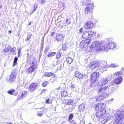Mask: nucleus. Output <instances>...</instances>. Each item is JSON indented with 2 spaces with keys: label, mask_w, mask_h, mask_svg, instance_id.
Here are the masks:
<instances>
[{
  "label": "nucleus",
  "mask_w": 124,
  "mask_h": 124,
  "mask_svg": "<svg viewBox=\"0 0 124 124\" xmlns=\"http://www.w3.org/2000/svg\"><path fill=\"white\" fill-rule=\"evenodd\" d=\"M62 96L63 97H65L68 95V93L67 91H65L62 92L61 93Z\"/></svg>",
  "instance_id": "393cba45"
},
{
  "label": "nucleus",
  "mask_w": 124,
  "mask_h": 124,
  "mask_svg": "<svg viewBox=\"0 0 124 124\" xmlns=\"http://www.w3.org/2000/svg\"><path fill=\"white\" fill-rule=\"evenodd\" d=\"M48 49L47 48H45L44 51V53L45 54L46 53L48 52Z\"/></svg>",
  "instance_id": "603ef678"
},
{
  "label": "nucleus",
  "mask_w": 124,
  "mask_h": 124,
  "mask_svg": "<svg viewBox=\"0 0 124 124\" xmlns=\"http://www.w3.org/2000/svg\"><path fill=\"white\" fill-rule=\"evenodd\" d=\"M117 46V44L115 42H109L107 45L104 46V49H111L112 50L115 49Z\"/></svg>",
  "instance_id": "6e6552de"
},
{
  "label": "nucleus",
  "mask_w": 124,
  "mask_h": 124,
  "mask_svg": "<svg viewBox=\"0 0 124 124\" xmlns=\"http://www.w3.org/2000/svg\"><path fill=\"white\" fill-rule=\"evenodd\" d=\"M94 82H95L94 81L93 82H92V85H94Z\"/></svg>",
  "instance_id": "0e129e2a"
},
{
  "label": "nucleus",
  "mask_w": 124,
  "mask_h": 124,
  "mask_svg": "<svg viewBox=\"0 0 124 124\" xmlns=\"http://www.w3.org/2000/svg\"><path fill=\"white\" fill-rule=\"evenodd\" d=\"M10 47L8 48H6L4 50V52H8L9 51V49L10 48Z\"/></svg>",
  "instance_id": "37998d69"
},
{
  "label": "nucleus",
  "mask_w": 124,
  "mask_h": 124,
  "mask_svg": "<svg viewBox=\"0 0 124 124\" xmlns=\"http://www.w3.org/2000/svg\"><path fill=\"white\" fill-rule=\"evenodd\" d=\"M47 91L46 89H44L41 91V93H45V92H46Z\"/></svg>",
  "instance_id": "3c124183"
},
{
  "label": "nucleus",
  "mask_w": 124,
  "mask_h": 124,
  "mask_svg": "<svg viewBox=\"0 0 124 124\" xmlns=\"http://www.w3.org/2000/svg\"><path fill=\"white\" fill-rule=\"evenodd\" d=\"M32 35L31 33H29L27 35V38L25 40V41H26L27 40H29L30 39Z\"/></svg>",
  "instance_id": "2f4dec72"
},
{
  "label": "nucleus",
  "mask_w": 124,
  "mask_h": 124,
  "mask_svg": "<svg viewBox=\"0 0 124 124\" xmlns=\"http://www.w3.org/2000/svg\"><path fill=\"white\" fill-rule=\"evenodd\" d=\"M15 91V90L12 89L11 90H9L8 91V93L12 95L13 94V93H14Z\"/></svg>",
  "instance_id": "72a5a7b5"
},
{
  "label": "nucleus",
  "mask_w": 124,
  "mask_h": 124,
  "mask_svg": "<svg viewBox=\"0 0 124 124\" xmlns=\"http://www.w3.org/2000/svg\"><path fill=\"white\" fill-rule=\"evenodd\" d=\"M70 124H77L76 123L74 120H72Z\"/></svg>",
  "instance_id": "864d4df0"
},
{
  "label": "nucleus",
  "mask_w": 124,
  "mask_h": 124,
  "mask_svg": "<svg viewBox=\"0 0 124 124\" xmlns=\"http://www.w3.org/2000/svg\"><path fill=\"white\" fill-rule=\"evenodd\" d=\"M11 49V50L10 51V52L12 54H13L15 52V50H14V48H12Z\"/></svg>",
  "instance_id": "58836bf2"
},
{
  "label": "nucleus",
  "mask_w": 124,
  "mask_h": 124,
  "mask_svg": "<svg viewBox=\"0 0 124 124\" xmlns=\"http://www.w3.org/2000/svg\"><path fill=\"white\" fill-rule=\"evenodd\" d=\"M101 65V63L96 61H94L91 63L89 65V67L92 70H94L98 67Z\"/></svg>",
  "instance_id": "1a4fd4ad"
},
{
  "label": "nucleus",
  "mask_w": 124,
  "mask_h": 124,
  "mask_svg": "<svg viewBox=\"0 0 124 124\" xmlns=\"http://www.w3.org/2000/svg\"><path fill=\"white\" fill-rule=\"evenodd\" d=\"M49 99H47L46 101V103H50L49 102Z\"/></svg>",
  "instance_id": "13d9d810"
},
{
  "label": "nucleus",
  "mask_w": 124,
  "mask_h": 124,
  "mask_svg": "<svg viewBox=\"0 0 124 124\" xmlns=\"http://www.w3.org/2000/svg\"><path fill=\"white\" fill-rule=\"evenodd\" d=\"M64 37L63 34L58 33L56 34L55 39L58 42H61L63 40Z\"/></svg>",
  "instance_id": "2eb2a0df"
},
{
  "label": "nucleus",
  "mask_w": 124,
  "mask_h": 124,
  "mask_svg": "<svg viewBox=\"0 0 124 124\" xmlns=\"http://www.w3.org/2000/svg\"><path fill=\"white\" fill-rule=\"evenodd\" d=\"M79 74H80L78 71H76L75 73V76L76 77L78 78Z\"/></svg>",
  "instance_id": "e433bc0d"
},
{
  "label": "nucleus",
  "mask_w": 124,
  "mask_h": 124,
  "mask_svg": "<svg viewBox=\"0 0 124 124\" xmlns=\"http://www.w3.org/2000/svg\"><path fill=\"white\" fill-rule=\"evenodd\" d=\"M94 33V32L91 31H85L84 32L82 37L83 38L85 39L89 38L93 35Z\"/></svg>",
  "instance_id": "9d476101"
},
{
  "label": "nucleus",
  "mask_w": 124,
  "mask_h": 124,
  "mask_svg": "<svg viewBox=\"0 0 124 124\" xmlns=\"http://www.w3.org/2000/svg\"><path fill=\"white\" fill-rule=\"evenodd\" d=\"M99 76V73L97 72H95L93 73L91 75V79L92 80L95 81L97 80Z\"/></svg>",
  "instance_id": "dca6fc26"
},
{
  "label": "nucleus",
  "mask_w": 124,
  "mask_h": 124,
  "mask_svg": "<svg viewBox=\"0 0 124 124\" xmlns=\"http://www.w3.org/2000/svg\"><path fill=\"white\" fill-rule=\"evenodd\" d=\"M94 4L93 3L89 4L85 7L84 12L86 14H92L93 8Z\"/></svg>",
  "instance_id": "39448f33"
},
{
  "label": "nucleus",
  "mask_w": 124,
  "mask_h": 124,
  "mask_svg": "<svg viewBox=\"0 0 124 124\" xmlns=\"http://www.w3.org/2000/svg\"><path fill=\"white\" fill-rule=\"evenodd\" d=\"M111 85L109 84L105 87H100L98 89V91L99 94L103 95L105 96H107L108 94L107 91L109 89V87Z\"/></svg>",
  "instance_id": "20e7f679"
},
{
  "label": "nucleus",
  "mask_w": 124,
  "mask_h": 124,
  "mask_svg": "<svg viewBox=\"0 0 124 124\" xmlns=\"http://www.w3.org/2000/svg\"><path fill=\"white\" fill-rule=\"evenodd\" d=\"M92 47L91 46L88 47H86L83 48V50L86 53H88L92 51L93 49V48H92Z\"/></svg>",
  "instance_id": "412c9836"
},
{
  "label": "nucleus",
  "mask_w": 124,
  "mask_h": 124,
  "mask_svg": "<svg viewBox=\"0 0 124 124\" xmlns=\"http://www.w3.org/2000/svg\"><path fill=\"white\" fill-rule=\"evenodd\" d=\"M17 60H18L17 58V57H16L14 59V63H13V66H14L16 65V64H17Z\"/></svg>",
  "instance_id": "7c9ffc66"
},
{
  "label": "nucleus",
  "mask_w": 124,
  "mask_h": 124,
  "mask_svg": "<svg viewBox=\"0 0 124 124\" xmlns=\"http://www.w3.org/2000/svg\"><path fill=\"white\" fill-rule=\"evenodd\" d=\"M124 70V68H122V69H121V70L119 72H120L122 73V74L123 72V71Z\"/></svg>",
  "instance_id": "de8ad7c7"
},
{
  "label": "nucleus",
  "mask_w": 124,
  "mask_h": 124,
  "mask_svg": "<svg viewBox=\"0 0 124 124\" xmlns=\"http://www.w3.org/2000/svg\"><path fill=\"white\" fill-rule=\"evenodd\" d=\"M43 113L42 112V111H39L38 112L37 115L39 116H42Z\"/></svg>",
  "instance_id": "f704fd0d"
},
{
  "label": "nucleus",
  "mask_w": 124,
  "mask_h": 124,
  "mask_svg": "<svg viewBox=\"0 0 124 124\" xmlns=\"http://www.w3.org/2000/svg\"><path fill=\"white\" fill-rule=\"evenodd\" d=\"M108 78H103L99 81L98 84L99 86H104L108 83Z\"/></svg>",
  "instance_id": "f8f14e48"
},
{
  "label": "nucleus",
  "mask_w": 124,
  "mask_h": 124,
  "mask_svg": "<svg viewBox=\"0 0 124 124\" xmlns=\"http://www.w3.org/2000/svg\"><path fill=\"white\" fill-rule=\"evenodd\" d=\"M93 26L92 22L88 21L85 23L84 25V28L85 29H90L92 28Z\"/></svg>",
  "instance_id": "f3484780"
},
{
  "label": "nucleus",
  "mask_w": 124,
  "mask_h": 124,
  "mask_svg": "<svg viewBox=\"0 0 124 124\" xmlns=\"http://www.w3.org/2000/svg\"><path fill=\"white\" fill-rule=\"evenodd\" d=\"M115 116L116 119L118 121L124 118V111H118L115 113Z\"/></svg>",
  "instance_id": "423d86ee"
},
{
  "label": "nucleus",
  "mask_w": 124,
  "mask_h": 124,
  "mask_svg": "<svg viewBox=\"0 0 124 124\" xmlns=\"http://www.w3.org/2000/svg\"><path fill=\"white\" fill-rule=\"evenodd\" d=\"M17 94V92H15V91L14 93H13V94L12 95L14 96H16Z\"/></svg>",
  "instance_id": "09e8293b"
},
{
  "label": "nucleus",
  "mask_w": 124,
  "mask_h": 124,
  "mask_svg": "<svg viewBox=\"0 0 124 124\" xmlns=\"http://www.w3.org/2000/svg\"><path fill=\"white\" fill-rule=\"evenodd\" d=\"M114 124H120L118 122H117L116 123L115 122H114Z\"/></svg>",
  "instance_id": "680f3d73"
},
{
  "label": "nucleus",
  "mask_w": 124,
  "mask_h": 124,
  "mask_svg": "<svg viewBox=\"0 0 124 124\" xmlns=\"http://www.w3.org/2000/svg\"><path fill=\"white\" fill-rule=\"evenodd\" d=\"M36 10L35 9H34V8H33V12H34V11H35V10Z\"/></svg>",
  "instance_id": "69168bd1"
},
{
  "label": "nucleus",
  "mask_w": 124,
  "mask_h": 124,
  "mask_svg": "<svg viewBox=\"0 0 124 124\" xmlns=\"http://www.w3.org/2000/svg\"><path fill=\"white\" fill-rule=\"evenodd\" d=\"M100 94V95H98L96 99V101L98 102H100L102 101L105 98L107 97L103 96V95H101V94Z\"/></svg>",
  "instance_id": "6ab92c4d"
},
{
  "label": "nucleus",
  "mask_w": 124,
  "mask_h": 124,
  "mask_svg": "<svg viewBox=\"0 0 124 124\" xmlns=\"http://www.w3.org/2000/svg\"><path fill=\"white\" fill-rule=\"evenodd\" d=\"M79 31L80 33H81L83 31V28H81L79 30Z\"/></svg>",
  "instance_id": "6e6d98bb"
},
{
  "label": "nucleus",
  "mask_w": 124,
  "mask_h": 124,
  "mask_svg": "<svg viewBox=\"0 0 124 124\" xmlns=\"http://www.w3.org/2000/svg\"><path fill=\"white\" fill-rule=\"evenodd\" d=\"M31 22H30V23H29V25H30V24H31Z\"/></svg>",
  "instance_id": "774afa93"
},
{
  "label": "nucleus",
  "mask_w": 124,
  "mask_h": 124,
  "mask_svg": "<svg viewBox=\"0 0 124 124\" xmlns=\"http://www.w3.org/2000/svg\"><path fill=\"white\" fill-rule=\"evenodd\" d=\"M61 54L59 53H58L57 54V55L56 56V57L57 58H59L61 56Z\"/></svg>",
  "instance_id": "ea45409f"
},
{
  "label": "nucleus",
  "mask_w": 124,
  "mask_h": 124,
  "mask_svg": "<svg viewBox=\"0 0 124 124\" xmlns=\"http://www.w3.org/2000/svg\"><path fill=\"white\" fill-rule=\"evenodd\" d=\"M93 107L95 108L96 110L98 112L96 113V114L97 115V114L100 113L101 114L100 116L101 117H103L104 119L102 122H104L103 123H105L108 120V119H106V117L105 116L104 117H103L104 116L103 115H105L106 113V109L105 108L106 106L103 103L97 104L93 105Z\"/></svg>",
  "instance_id": "f257e3e1"
},
{
  "label": "nucleus",
  "mask_w": 124,
  "mask_h": 124,
  "mask_svg": "<svg viewBox=\"0 0 124 124\" xmlns=\"http://www.w3.org/2000/svg\"><path fill=\"white\" fill-rule=\"evenodd\" d=\"M91 41V39H89L82 41L80 43V46L81 48H83L86 47L89 44Z\"/></svg>",
  "instance_id": "0eeeda50"
},
{
  "label": "nucleus",
  "mask_w": 124,
  "mask_h": 124,
  "mask_svg": "<svg viewBox=\"0 0 124 124\" xmlns=\"http://www.w3.org/2000/svg\"><path fill=\"white\" fill-rule=\"evenodd\" d=\"M38 86V84L36 83H32L29 87V89L30 92H32L37 88Z\"/></svg>",
  "instance_id": "4468645a"
},
{
  "label": "nucleus",
  "mask_w": 124,
  "mask_h": 124,
  "mask_svg": "<svg viewBox=\"0 0 124 124\" xmlns=\"http://www.w3.org/2000/svg\"><path fill=\"white\" fill-rule=\"evenodd\" d=\"M5 124H12L11 123L7 122L5 123Z\"/></svg>",
  "instance_id": "052dcab7"
},
{
  "label": "nucleus",
  "mask_w": 124,
  "mask_h": 124,
  "mask_svg": "<svg viewBox=\"0 0 124 124\" xmlns=\"http://www.w3.org/2000/svg\"><path fill=\"white\" fill-rule=\"evenodd\" d=\"M114 77H116V78L111 82L109 84L111 85H114L115 84H120L122 81V73L120 72H116L113 74Z\"/></svg>",
  "instance_id": "f03ea898"
},
{
  "label": "nucleus",
  "mask_w": 124,
  "mask_h": 124,
  "mask_svg": "<svg viewBox=\"0 0 124 124\" xmlns=\"http://www.w3.org/2000/svg\"><path fill=\"white\" fill-rule=\"evenodd\" d=\"M83 78V75L81 74H80L78 78L80 79Z\"/></svg>",
  "instance_id": "79ce46f5"
},
{
  "label": "nucleus",
  "mask_w": 124,
  "mask_h": 124,
  "mask_svg": "<svg viewBox=\"0 0 124 124\" xmlns=\"http://www.w3.org/2000/svg\"><path fill=\"white\" fill-rule=\"evenodd\" d=\"M48 83L46 81H45L42 84V85L43 87H45L46 86L47 84Z\"/></svg>",
  "instance_id": "c9c22d12"
},
{
  "label": "nucleus",
  "mask_w": 124,
  "mask_h": 124,
  "mask_svg": "<svg viewBox=\"0 0 124 124\" xmlns=\"http://www.w3.org/2000/svg\"><path fill=\"white\" fill-rule=\"evenodd\" d=\"M62 6L63 7H65V4L64 3H62Z\"/></svg>",
  "instance_id": "bf43d9fd"
},
{
  "label": "nucleus",
  "mask_w": 124,
  "mask_h": 124,
  "mask_svg": "<svg viewBox=\"0 0 124 124\" xmlns=\"http://www.w3.org/2000/svg\"><path fill=\"white\" fill-rule=\"evenodd\" d=\"M20 51H21V50L20 49H19L18 50V56H19L20 55Z\"/></svg>",
  "instance_id": "5fc2aeb1"
},
{
  "label": "nucleus",
  "mask_w": 124,
  "mask_h": 124,
  "mask_svg": "<svg viewBox=\"0 0 124 124\" xmlns=\"http://www.w3.org/2000/svg\"><path fill=\"white\" fill-rule=\"evenodd\" d=\"M96 37L97 38L99 37L100 36V35L98 34H97L95 35Z\"/></svg>",
  "instance_id": "8fccbe9b"
},
{
  "label": "nucleus",
  "mask_w": 124,
  "mask_h": 124,
  "mask_svg": "<svg viewBox=\"0 0 124 124\" xmlns=\"http://www.w3.org/2000/svg\"><path fill=\"white\" fill-rule=\"evenodd\" d=\"M36 68V66L35 65L33 66L32 67H30L27 70V71L29 73H31L34 71Z\"/></svg>",
  "instance_id": "aec40b11"
},
{
  "label": "nucleus",
  "mask_w": 124,
  "mask_h": 124,
  "mask_svg": "<svg viewBox=\"0 0 124 124\" xmlns=\"http://www.w3.org/2000/svg\"><path fill=\"white\" fill-rule=\"evenodd\" d=\"M46 2V0H42L41 1V3L42 4H44Z\"/></svg>",
  "instance_id": "a18cd8bd"
},
{
  "label": "nucleus",
  "mask_w": 124,
  "mask_h": 124,
  "mask_svg": "<svg viewBox=\"0 0 124 124\" xmlns=\"http://www.w3.org/2000/svg\"><path fill=\"white\" fill-rule=\"evenodd\" d=\"M56 53L54 52L49 53L47 56L48 57H52L53 56H54L55 54Z\"/></svg>",
  "instance_id": "bb28decb"
},
{
  "label": "nucleus",
  "mask_w": 124,
  "mask_h": 124,
  "mask_svg": "<svg viewBox=\"0 0 124 124\" xmlns=\"http://www.w3.org/2000/svg\"><path fill=\"white\" fill-rule=\"evenodd\" d=\"M71 22L70 20L67 19L65 22L64 23V26H67L69 24H70Z\"/></svg>",
  "instance_id": "cd10ccee"
},
{
  "label": "nucleus",
  "mask_w": 124,
  "mask_h": 124,
  "mask_svg": "<svg viewBox=\"0 0 124 124\" xmlns=\"http://www.w3.org/2000/svg\"><path fill=\"white\" fill-rule=\"evenodd\" d=\"M73 114H70L69 116V118L68 119V121L70 122L71 120L73 117Z\"/></svg>",
  "instance_id": "c756f323"
},
{
  "label": "nucleus",
  "mask_w": 124,
  "mask_h": 124,
  "mask_svg": "<svg viewBox=\"0 0 124 124\" xmlns=\"http://www.w3.org/2000/svg\"><path fill=\"white\" fill-rule=\"evenodd\" d=\"M58 25L59 27L61 28H62L63 26H64V22L63 23L61 22L60 23H58Z\"/></svg>",
  "instance_id": "473e14b6"
},
{
  "label": "nucleus",
  "mask_w": 124,
  "mask_h": 124,
  "mask_svg": "<svg viewBox=\"0 0 124 124\" xmlns=\"http://www.w3.org/2000/svg\"><path fill=\"white\" fill-rule=\"evenodd\" d=\"M75 87V85L71 84L70 86V87L72 88H74Z\"/></svg>",
  "instance_id": "c03bdc74"
},
{
  "label": "nucleus",
  "mask_w": 124,
  "mask_h": 124,
  "mask_svg": "<svg viewBox=\"0 0 124 124\" xmlns=\"http://www.w3.org/2000/svg\"><path fill=\"white\" fill-rule=\"evenodd\" d=\"M38 7V5L37 4H35L34 5V7H33V8L34 9H35L36 10Z\"/></svg>",
  "instance_id": "a19ab883"
},
{
  "label": "nucleus",
  "mask_w": 124,
  "mask_h": 124,
  "mask_svg": "<svg viewBox=\"0 0 124 124\" xmlns=\"http://www.w3.org/2000/svg\"><path fill=\"white\" fill-rule=\"evenodd\" d=\"M122 109H124V104L122 106Z\"/></svg>",
  "instance_id": "e2e57ef3"
},
{
  "label": "nucleus",
  "mask_w": 124,
  "mask_h": 124,
  "mask_svg": "<svg viewBox=\"0 0 124 124\" xmlns=\"http://www.w3.org/2000/svg\"><path fill=\"white\" fill-rule=\"evenodd\" d=\"M104 62L105 64H106L104 65H103V66L102 65V67L101 68L103 70L106 67H110L113 68H115L117 67H118L119 66L118 65L113 63L110 64L109 66L107 65L106 64L107 63L106 62Z\"/></svg>",
  "instance_id": "ddd939ff"
},
{
  "label": "nucleus",
  "mask_w": 124,
  "mask_h": 124,
  "mask_svg": "<svg viewBox=\"0 0 124 124\" xmlns=\"http://www.w3.org/2000/svg\"><path fill=\"white\" fill-rule=\"evenodd\" d=\"M104 43L103 42L96 41L93 43L91 46L92 47L93 50L100 46H101V49L103 50L104 49V46H103Z\"/></svg>",
  "instance_id": "7ed1b4c3"
},
{
  "label": "nucleus",
  "mask_w": 124,
  "mask_h": 124,
  "mask_svg": "<svg viewBox=\"0 0 124 124\" xmlns=\"http://www.w3.org/2000/svg\"><path fill=\"white\" fill-rule=\"evenodd\" d=\"M66 61L69 63L71 64L73 60L71 58L68 57L67 58Z\"/></svg>",
  "instance_id": "a878e982"
},
{
  "label": "nucleus",
  "mask_w": 124,
  "mask_h": 124,
  "mask_svg": "<svg viewBox=\"0 0 124 124\" xmlns=\"http://www.w3.org/2000/svg\"><path fill=\"white\" fill-rule=\"evenodd\" d=\"M27 92L24 91L22 93L21 97L20 98L18 97V98L19 99V100L21 99V98H24L27 95Z\"/></svg>",
  "instance_id": "b1692460"
},
{
  "label": "nucleus",
  "mask_w": 124,
  "mask_h": 124,
  "mask_svg": "<svg viewBox=\"0 0 124 124\" xmlns=\"http://www.w3.org/2000/svg\"><path fill=\"white\" fill-rule=\"evenodd\" d=\"M90 0H81V3L83 5H88L90 3Z\"/></svg>",
  "instance_id": "4be33fe9"
},
{
  "label": "nucleus",
  "mask_w": 124,
  "mask_h": 124,
  "mask_svg": "<svg viewBox=\"0 0 124 124\" xmlns=\"http://www.w3.org/2000/svg\"><path fill=\"white\" fill-rule=\"evenodd\" d=\"M17 74V72L15 70H13L10 76L9 81H8V82L10 83L14 81L16 78Z\"/></svg>",
  "instance_id": "9b49d317"
},
{
  "label": "nucleus",
  "mask_w": 124,
  "mask_h": 124,
  "mask_svg": "<svg viewBox=\"0 0 124 124\" xmlns=\"http://www.w3.org/2000/svg\"><path fill=\"white\" fill-rule=\"evenodd\" d=\"M46 109L45 108H42L40 109V111H42V112L43 113V112L45 111L46 110Z\"/></svg>",
  "instance_id": "4c0bfd02"
},
{
  "label": "nucleus",
  "mask_w": 124,
  "mask_h": 124,
  "mask_svg": "<svg viewBox=\"0 0 124 124\" xmlns=\"http://www.w3.org/2000/svg\"><path fill=\"white\" fill-rule=\"evenodd\" d=\"M55 34V32H53L51 34V36L52 37H53L54 35Z\"/></svg>",
  "instance_id": "4d7b16f0"
},
{
  "label": "nucleus",
  "mask_w": 124,
  "mask_h": 124,
  "mask_svg": "<svg viewBox=\"0 0 124 124\" xmlns=\"http://www.w3.org/2000/svg\"><path fill=\"white\" fill-rule=\"evenodd\" d=\"M53 75L52 73L46 72L45 74V76L48 77H50Z\"/></svg>",
  "instance_id": "c85d7f7f"
},
{
  "label": "nucleus",
  "mask_w": 124,
  "mask_h": 124,
  "mask_svg": "<svg viewBox=\"0 0 124 124\" xmlns=\"http://www.w3.org/2000/svg\"><path fill=\"white\" fill-rule=\"evenodd\" d=\"M113 99L112 98L110 99L108 101V102L109 103H111L112 102V101L113 100Z\"/></svg>",
  "instance_id": "49530a36"
},
{
  "label": "nucleus",
  "mask_w": 124,
  "mask_h": 124,
  "mask_svg": "<svg viewBox=\"0 0 124 124\" xmlns=\"http://www.w3.org/2000/svg\"><path fill=\"white\" fill-rule=\"evenodd\" d=\"M85 105L83 104H81L79 107V109L80 111H83L85 108Z\"/></svg>",
  "instance_id": "5701e85b"
},
{
  "label": "nucleus",
  "mask_w": 124,
  "mask_h": 124,
  "mask_svg": "<svg viewBox=\"0 0 124 124\" xmlns=\"http://www.w3.org/2000/svg\"><path fill=\"white\" fill-rule=\"evenodd\" d=\"M63 102L67 105H72L73 104V101L70 99H65L63 100Z\"/></svg>",
  "instance_id": "a211bd4d"
},
{
  "label": "nucleus",
  "mask_w": 124,
  "mask_h": 124,
  "mask_svg": "<svg viewBox=\"0 0 124 124\" xmlns=\"http://www.w3.org/2000/svg\"><path fill=\"white\" fill-rule=\"evenodd\" d=\"M9 31V32L10 33H11V31Z\"/></svg>",
  "instance_id": "338daca9"
}]
</instances>
